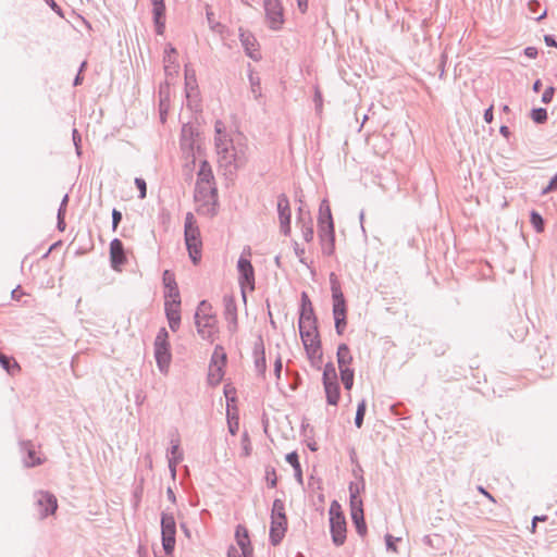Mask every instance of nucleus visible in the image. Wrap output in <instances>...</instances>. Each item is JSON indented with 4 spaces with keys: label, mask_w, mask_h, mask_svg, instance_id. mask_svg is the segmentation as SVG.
<instances>
[{
    "label": "nucleus",
    "mask_w": 557,
    "mask_h": 557,
    "mask_svg": "<svg viewBox=\"0 0 557 557\" xmlns=\"http://www.w3.org/2000/svg\"><path fill=\"white\" fill-rule=\"evenodd\" d=\"M215 151L224 175L234 176L248 162V145L242 134L230 136L221 121L215 123Z\"/></svg>",
    "instance_id": "obj_1"
},
{
    "label": "nucleus",
    "mask_w": 557,
    "mask_h": 557,
    "mask_svg": "<svg viewBox=\"0 0 557 557\" xmlns=\"http://www.w3.org/2000/svg\"><path fill=\"white\" fill-rule=\"evenodd\" d=\"M317 320L314 317L313 308L308 296L302 294V305L299 317V333L302 343H307L308 341L319 339V333L317 327Z\"/></svg>",
    "instance_id": "obj_2"
},
{
    "label": "nucleus",
    "mask_w": 557,
    "mask_h": 557,
    "mask_svg": "<svg viewBox=\"0 0 557 557\" xmlns=\"http://www.w3.org/2000/svg\"><path fill=\"white\" fill-rule=\"evenodd\" d=\"M184 235L189 257L193 263L197 264L201 258V239L195 216L190 212L185 216Z\"/></svg>",
    "instance_id": "obj_3"
},
{
    "label": "nucleus",
    "mask_w": 557,
    "mask_h": 557,
    "mask_svg": "<svg viewBox=\"0 0 557 557\" xmlns=\"http://www.w3.org/2000/svg\"><path fill=\"white\" fill-rule=\"evenodd\" d=\"M210 309L211 306L207 300L200 301L195 313V323L201 338L213 342V336L216 332V320L214 315L209 313Z\"/></svg>",
    "instance_id": "obj_4"
},
{
    "label": "nucleus",
    "mask_w": 557,
    "mask_h": 557,
    "mask_svg": "<svg viewBox=\"0 0 557 557\" xmlns=\"http://www.w3.org/2000/svg\"><path fill=\"white\" fill-rule=\"evenodd\" d=\"M287 529V518L285 515V505L282 499H274L271 511L270 541L271 544L278 545Z\"/></svg>",
    "instance_id": "obj_5"
},
{
    "label": "nucleus",
    "mask_w": 557,
    "mask_h": 557,
    "mask_svg": "<svg viewBox=\"0 0 557 557\" xmlns=\"http://www.w3.org/2000/svg\"><path fill=\"white\" fill-rule=\"evenodd\" d=\"M168 338V331L162 327L154 339V358L160 372L164 374L168 373L171 362L170 344Z\"/></svg>",
    "instance_id": "obj_6"
},
{
    "label": "nucleus",
    "mask_w": 557,
    "mask_h": 557,
    "mask_svg": "<svg viewBox=\"0 0 557 557\" xmlns=\"http://www.w3.org/2000/svg\"><path fill=\"white\" fill-rule=\"evenodd\" d=\"M330 528L333 543L336 546L343 545L346 540V521L337 502H333L330 507Z\"/></svg>",
    "instance_id": "obj_7"
},
{
    "label": "nucleus",
    "mask_w": 557,
    "mask_h": 557,
    "mask_svg": "<svg viewBox=\"0 0 557 557\" xmlns=\"http://www.w3.org/2000/svg\"><path fill=\"white\" fill-rule=\"evenodd\" d=\"M176 523L174 516L169 512H162L161 516V535L162 546L166 555L173 553L175 547Z\"/></svg>",
    "instance_id": "obj_8"
},
{
    "label": "nucleus",
    "mask_w": 557,
    "mask_h": 557,
    "mask_svg": "<svg viewBox=\"0 0 557 557\" xmlns=\"http://www.w3.org/2000/svg\"><path fill=\"white\" fill-rule=\"evenodd\" d=\"M237 270L243 299L246 301V288H249L250 290L255 289V270L250 260L245 258L243 255L237 261Z\"/></svg>",
    "instance_id": "obj_9"
},
{
    "label": "nucleus",
    "mask_w": 557,
    "mask_h": 557,
    "mask_svg": "<svg viewBox=\"0 0 557 557\" xmlns=\"http://www.w3.org/2000/svg\"><path fill=\"white\" fill-rule=\"evenodd\" d=\"M264 11L269 26L276 30L280 29L283 22V8L278 0H264Z\"/></svg>",
    "instance_id": "obj_10"
},
{
    "label": "nucleus",
    "mask_w": 557,
    "mask_h": 557,
    "mask_svg": "<svg viewBox=\"0 0 557 557\" xmlns=\"http://www.w3.org/2000/svg\"><path fill=\"white\" fill-rule=\"evenodd\" d=\"M332 298H333V315L341 317L346 315V301L342 292L339 282L335 273L330 275Z\"/></svg>",
    "instance_id": "obj_11"
},
{
    "label": "nucleus",
    "mask_w": 557,
    "mask_h": 557,
    "mask_svg": "<svg viewBox=\"0 0 557 557\" xmlns=\"http://www.w3.org/2000/svg\"><path fill=\"white\" fill-rule=\"evenodd\" d=\"M36 504L39 507V513L41 518H46L49 515L55 512L58 508L57 498L54 495L48 492H38L36 495Z\"/></svg>",
    "instance_id": "obj_12"
},
{
    "label": "nucleus",
    "mask_w": 557,
    "mask_h": 557,
    "mask_svg": "<svg viewBox=\"0 0 557 557\" xmlns=\"http://www.w3.org/2000/svg\"><path fill=\"white\" fill-rule=\"evenodd\" d=\"M277 211L281 231L284 235H288L290 232V208L288 198L284 194L277 198Z\"/></svg>",
    "instance_id": "obj_13"
},
{
    "label": "nucleus",
    "mask_w": 557,
    "mask_h": 557,
    "mask_svg": "<svg viewBox=\"0 0 557 557\" xmlns=\"http://www.w3.org/2000/svg\"><path fill=\"white\" fill-rule=\"evenodd\" d=\"M110 261L115 271H120L126 261L123 243L117 238H114L110 244Z\"/></svg>",
    "instance_id": "obj_14"
},
{
    "label": "nucleus",
    "mask_w": 557,
    "mask_h": 557,
    "mask_svg": "<svg viewBox=\"0 0 557 557\" xmlns=\"http://www.w3.org/2000/svg\"><path fill=\"white\" fill-rule=\"evenodd\" d=\"M224 315L228 323V330L235 332L237 327V307L235 298L232 295H225L223 297Z\"/></svg>",
    "instance_id": "obj_15"
},
{
    "label": "nucleus",
    "mask_w": 557,
    "mask_h": 557,
    "mask_svg": "<svg viewBox=\"0 0 557 557\" xmlns=\"http://www.w3.org/2000/svg\"><path fill=\"white\" fill-rule=\"evenodd\" d=\"M216 189L207 184H196L195 199L197 201H205L206 203L215 202Z\"/></svg>",
    "instance_id": "obj_16"
},
{
    "label": "nucleus",
    "mask_w": 557,
    "mask_h": 557,
    "mask_svg": "<svg viewBox=\"0 0 557 557\" xmlns=\"http://www.w3.org/2000/svg\"><path fill=\"white\" fill-rule=\"evenodd\" d=\"M153 5V21L156 24L157 33L162 34L164 29V18H165V4L164 0H151Z\"/></svg>",
    "instance_id": "obj_17"
},
{
    "label": "nucleus",
    "mask_w": 557,
    "mask_h": 557,
    "mask_svg": "<svg viewBox=\"0 0 557 557\" xmlns=\"http://www.w3.org/2000/svg\"><path fill=\"white\" fill-rule=\"evenodd\" d=\"M236 542L240 548V553L246 556H252V547L250 545V540L248 535V531L246 528L238 525L236 529Z\"/></svg>",
    "instance_id": "obj_18"
},
{
    "label": "nucleus",
    "mask_w": 557,
    "mask_h": 557,
    "mask_svg": "<svg viewBox=\"0 0 557 557\" xmlns=\"http://www.w3.org/2000/svg\"><path fill=\"white\" fill-rule=\"evenodd\" d=\"M326 403L331 406H337L341 397V387L338 381L323 382Z\"/></svg>",
    "instance_id": "obj_19"
},
{
    "label": "nucleus",
    "mask_w": 557,
    "mask_h": 557,
    "mask_svg": "<svg viewBox=\"0 0 557 557\" xmlns=\"http://www.w3.org/2000/svg\"><path fill=\"white\" fill-rule=\"evenodd\" d=\"M171 448L168 455L169 468L172 472V475L175 476L176 466L183 460V454L180 450V441H171Z\"/></svg>",
    "instance_id": "obj_20"
},
{
    "label": "nucleus",
    "mask_w": 557,
    "mask_h": 557,
    "mask_svg": "<svg viewBox=\"0 0 557 557\" xmlns=\"http://www.w3.org/2000/svg\"><path fill=\"white\" fill-rule=\"evenodd\" d=\"M193 128L185 125L182 129V139H181V146L182 149L187 152L191 153V164H195L196 156L194 153V139H193Z\"/></svg>",
    "instance_id": "obj_21"
},
{
    "label": "nucleus",
    "mask_w": 557,
    "mask_h": 557,
    "mask_svg": "<svg viewBox=\"0 0 557 557\" xmlns=\"http://www.w3.org/2000/svg\"><path fill=\"white\" fill-rule=\"evenodd\" d=\"M181 306L166 305L164 306L165 315L169 322V326L173 332H176L181 324Z\"/></svg>",
    "instance_id": "obj_22"
},
{
    "label": "nucleus",
    "mask_w": 557,
    "mask_h": 557,
    "mask_svg": "<svg viewBox=\"0 0 557 557\" xmlns=\"http://www.w3.org/2000/svg\"><path fill=\"white\" fill-rule=\"evenodd\" d=\"M336 357H337V363H338L339 371H343L345 369H350L349 366L352 362V356H351L349 347L346 344H341L337 347Z\"/></svg>",
    "instance_id": "obj_23"
},
{
    "label": "nucleus",
    "mask_w": 557,
    "mask_h": 557,
    "mask_svg": "<svg viewBox=\"0 0 557 557\" xmlns=\"http://www.w3.org/2000/svg\"><path fill=\"white\" fill-rule=\"evenodd\" d=\"M307 352L308 358L311 361V364H314V360L317 359L319 362L322 361V350L320 339L308 341L307 343H302Z\"/></svg>",
    "instance_id": "obj_24"
},
{
    "label": "nucleus",
    "mask_w": 557,
    "mask_h": 557,
    "mask_svg": "<svg viewBox=\"0 0 557 557\" xmlns=\"http://www.w3.org/2000/svg\"><path fill=\"white\" fill-rule=\"evenodd\" d=\"M197 176H198L197 183H200V184L210 185L212 183V181L214 180L211 165L207 160H202L200 162V168L197 173Z\"/></svg>",
    "instance_id": "obj_25"
},
{
    "label": "nucleus",
    "mask_w": 557,
    "mask_h": 557,
    "mask_svg": "<svg viewBox=\"0 0 557 557\" xmlns=\"http://www.w3.org/2000/svg\"><path fill=\"white\" fill-rule=\"evenodd\" d=\"M349 494H350V511L351 512H361L362 509V500L359 497V486L355 483L349 484Z\"/></svg>",
    "instance_id": "obj_26"
},
{
    "label": "nucleus",
    "mask_w": 557,
    "mask_h": 557,
    "mask_svg": "<svg viewBox=\"0 0 557 557\" xmlns=\"http://www.w3.org/2000/svg\"><path fill=\"white\" fill-rule=\"evenodd\" d=\"M165 57H164V71L165 75L169 77L176 73V50L174 48H170L169 50H165Z\"/></svg>",
    "instance_id": "obj_27"
},
{
    "label": "nucleus",
    "mask_w": 557,
    "mask_h": 557,
    "mask_svg": "<svg viewBox=\"0 0 557 557\" xmlns=\"http://www.w3.org/2000/svg\"><path fill=\"white\" fill-rule=\"evenodd\" d=\"M255 367H256V370L260 374H264L265 369H267V363H265V354H264V348H263L262 343H260L259 345L257 344L255 347Z\"/></svg>",
    "instance_id": "obj_28"
},
{
    "label": "nucleus",
    "mask_w": 557,
    "mask_h": 557,
    "mask_svg": "<svg viewBox=\"0 0 557 557\" xmlns=\"http://www.w3.org/2000/svg\"><path fill=\"white\" fill-rule=\"evenodd\" d=\"M22 449L27 451V458L24 460L26 467H35L41 463V459L36 457V451L30 442H23Z\"/></svg>",
    "instance_id": "obj_29"
},
{
    "label": "nucleus",
    "mask_w": 557,
    "mask_h": 557,
    "mask_svg": "<svg viewBox=\"0 0 557 557\" xmlns=\"http://www.w3.org/2000/svg\"><path fill=\"white\" fill-rule=\"evenodd\" d=\"M224 366L209 364L208 383L212 386L220 384L223 379Z\"/></svg>",
    "instance_id": "obj_30"
},
{
    "label": "nucleus",
    "mask_w": 557,
    "mask_h": 557,
    "mask_svg": "<svg viewBox=\"0 0 557 557\" xmlns=\"http://www.w3.org/2000/svg\"><path fill=\"white\" fill-rule=\"evenodd\" d=\"M286 461L293 467L295 470V478L298 483L302 484V471L299 463L298 455L296 451H292L286 455Z\"/></svg>",
    "instance_id": "obj_31"
},
{
    "label": "nucleus",
    "mask_w": 557,
    "mask_h": 557,
    "mask_svg": "<svg viewBox=\"0 0 557 557\" xmlns=\"http://www.w3.org/2000/svg\"><path fill=\"white\" fill-rule=\"evenodd\" d=\"M164 298H165L164 306H166V305L181 306V295H180V290H178L177 286L171 287V288H165Z\"/></svg>",
    "instance_id": "obj_32"
},
{
    "label": "nucleus",
    "mask_w": 557,
    "mask_h": 557,
    "mask_svg": "<svg viewBox=\"0 0 557 557\" xmlns=\"http://www.w3.org/2000/svg\"><path fill=\"white\" fill-rule=\"evenodd\" d=\"M240 41H242V45L245 48L246 53L251 59L257 60L258 55L255 53L256 50L253 49V47H255V38L251 35L242 34L240 35Z\"/></svg>",
    "instance_id": "obj_33"
},
{
    "label": "nucleus",
    "mask_w": 557,
    "mask_h": 557,
    "mask_svg": "<svg viewBox=\"0 0 557 557\" xmlns=\"http://www.w3.org/2000/svg\"><path fill=\"white\" fill-rule=\"evenodd\" d=\"M333 223L330 206L326 200H323L320 205L319 225H326V223Z\"/></svg>",
    "instance_id": "obj_34"
},
{
    "label": "nucleus",
    "mask_w": 557,
    "mask_h": 557,
    "mask_svg": "<svg viewBox=\"0 0 557 557\" xmlns=\"http://www.w3.org/2000/svg\"><path fill=\"white\" fill-rule=\"evenodd\" d=\"M319 236L321 242H326V239H334V223H326V225H319Z\"/></svg>",
    "instance_id": "obj_35"
},
{
    "label": "nucleus",
    "mask_w": 557,
    "mask_h": 557,
    "mask_svg": "<svg viewBox=\"0 0 557 557\" xmlns=\"http://www.w3.org/2000/svg\"><path fill=\"white\" fill-rule=\"evenodd\" d=\"M351 519L352 522L356 525V530L360 535H364L367 532V525L363 518V511L359 512H351Z\"/></svg>",
    "instance_id": "obj_36"
},
{
    "label": "nucleus",
    "mask_w": 557,
    "mask_h": 557,
    "mask_svg": "<svg viewBox=\"0 0 557 557\" xmlns=\"http://www.w3.org/2000/svg\"><path fill=\"white\" fill-rule=\"evenodd\" d=\"M226 363V354L224 352L223 347L216 346L211 357L210 364L225 366Z\"/></svg>",
    "instance_id": "obj_37"
},
{
    "label": "nucleus",
    "mask_w": 557,
    "mask_h": 557,
    "mask_svg": "<svg viewBox=\"0 0 557 557\" xmlns=\"http://www.w3.org/2000/svg\"><path fill=\"white\" fill-rule=\"evenodd\" d=\"M341 372V380L345 389L350 391L354 385L355 371L352 369H345Z\"/></svg>",
    "instance_id": "obj_38"
},
{
    "label": "nucleus",
    "mask_w": 557,
    "mask_h": 557,
    "mask_svg": "<svg viewBox=\"0 0 557 557\" xmlns=\"http://www.w3.org/2000/svg\"><path fill=\"white\" fill-rule=\"evenodd\" d=\"M338 381L335 366L332 362L325 364L322 375V382Z\"/></svg>",
    "instance_id": "obj_39"
},
{
    "label": "nucleus",
    "mask_w": 557,
    "mask_h": 557,
    "mask_svg": "<svg viewBox=\"0 0 557 557\" xmlns=\"http://www.w3.org/2000/svg\"><path fill=\"white\" fill-rule=\"evenodd\" d=\"M0 364L10 374L13 373V370H20V366L15 361L12 362L11 358L3 355L1 351H0Z\"/></svg>",
    "instance_id": "obj_40"
},
{
    "label": "nucleus",
    "mask_w": 557,
    "mask_h": 557,
    "mask_svg": "<svg viewBox=\"0 0 557 557\" xmlns=\"http://www.w3.org/2000/svg\"><path fill=\"white\" fill-rule=\"evenodd\" d=\"M366 409H367V404H366V400L362 399L357 406V411H356V417H355V424L358 429H360L362 426L364 414H366Z\"/></svg>",
    "instance_id": "obj_41"
},
{
    "label": "nucleus",
    "mask_w": 557,
    "mask_h": 557,
    "mask_svg": "<svg viewBox=\"0 0 557 557\" xmlns=\"http://www.w3.org/2000/svg\"><path fill=\"white\" fill-rule=\"evenodd\" d=\"M531 117L535 123L542 124L547 120V111L544 108L533 109L531 111Z\"/></svg>",
    "instance_id": "obj_42"
},
{
    "label": "nucleus",
    "mask_w": 557,
    "mask_h": 557,
    "mask_svg": "<svg viewBox=\"0 0 557 557\" xmlns=\"http://www.w3.org/2000/svg\"><path fill=\"white\" fill-rule=\"evenodd\" d=\"M530 221L536 232H542L544 230V220L540 213L536 211H532L530 215Z\"/></svg>",
    "instance_id": "obj_43"
},
{
    "label": "nucleus",
    "mask_w": 557,
    "mask_h": 557,
    "mask_svg": "<svg viewBox=\"0 0 557 557\" xmlns=\"http://www.w3.org/2000/svg\"><path fill=\"white\" fill-rule=\"evenodd\" d=\"M163 284H164V288H171V287L177 286L174 274L169 270H165L163 272Z\"/></svg>",
    "instance_id": "obj_44"
},
{
    "label": "nucleus",
    "mask_w": 557,
    "mask_h": 557,
    "mask_svg": "<svg viewBox=\"0 0 557 557\" xmlns=\"http://www.w3.org/2000/svg\"><path fill=\"white\" fill-rule=\"evenodd\" d=\"M401 541L400 537H395L391 534H386L385 535V543H386V548L387 550H391L393 553H397V546H396V543Z\"/></svg>",
    "instance_id": "obj_45"
},
{
    "label": "nucleus",
    "mask_w": 557,
    "mask_h": 557,
    "mask_svg": "<svg viewBox=\"0 0 557 557\" xmlns=\"http://www.w3.org/2000/svg\"><path fill=\"white\" fill-rule=\"evenodd\" d=\"M335 330L338 335H342L346 327V315L334 317Z\"/></svg>",
    "instance_id": "obj_46"
},
{
    "label": "nucleus",
    "mask_w": 557,
    "mask_h": 557,
    "mask_svg": "<svg viewBox=\"0 0 557 557\" xmlns=\"http://www.w3.org/2000/svg\"><path fill=\"white\" fill-rule=\"evenodd\" d=\"M242 446H243V455L245 457L249 456L251 454V445L249 441L248 433L245 432L242 436Z\"/></svg>",
    "instance_id": "obj_47"
},
{
    "label": "nucleus",
    "mask_w": 557,
    "mask_h": 557,
    "mask_svg": "<svg viewBox=\"0 0 557 557\" xmlns=\"http://www.w3.org/2000/svg\"><path fill=\"white\" fill-rule=\"evenodd\" d=\"M135 185L139 190V198L144 199L147 195V184L144 178L136 177L135 178Z\"/></svg>",
    "instance_id": "obj_48"
},
{
    "label": "nucleus",
    "mask_w": 557,
    "mask_h": 557,
    "mask_svg": "<svg viewBox=\"0 0 557 557\" xmlns=\"http://www.w3.org/2000/svg\"><path fill=\"white\" fill-rule=\"evenodd\" d=\"M334 243L335 238L333 240L326 239V242H321L323 255L331 256L334 252Z\"/></svg>",
    "instance_id": "obj_49"
},
{
    "label": "nucleus",
    "mask_w": 557,
    "mask_h": 557,
    "mask_svg": "<svg viewBox=\"0 0 557 557\" xmlns=\"http://www.w3.org/2000/svg\"><path fill=\"white\" fill-rule=\"evenodd\" d=\"M265 474H267L265 478H267V481H268V484L270 485V487H275L276 483H277V479H276L274 468H268Z\"/></svg>",
    "instance_id": "obj_50"
},
{
    "label": "nucleus",
    "mask_w": 557,
    "mask_h": 557,
    "mask_svg": "<svg viewBox=\"0 0 557 557\" xmlns=\"http://www.w3.org/2000/svg\"><path fill=\"white\" fill-rule=\"evenodd\" d=\"M313 235H314V232H313V228L311 225H308V226H304L302 228V237L304 239L309 243L313 239Z\"/></svg>",
    "instance_id": "obj_51"
},
{
    "label": "nucleus",
    "mask_w": 557,
    "mask_h": 557,
    "mask_svg": "<svg viewBox=\"0 0 557 557\" xmlns=\"http://www.w3.org/2000/svg\"><path fill=\"white\" fill-rule=\"evenodd\" d=\"M554 91H555L554 87L546 88L542 95V102L549 103L553 99Z\"/></svg>",
    "instance_id": "obj_52"
},
{
    "label": "nucleus",
    "mask_w": 557,
    "mask_h": 557,
    "mask_svg": "<svg viewBox=\"0 0 557 557\" xmlns=\"http://www.w3.org/2000/svg\"><path fill=\"white\" fill-rule=\"evenodd\" d=\"M121 221H122V213L119 210L113 209V211H112V227H113V230H116V227Z\"/></svg>",
    "instance_id": "obj_53"
},
{
    "label": "nucleus",
    "mask_w": 557,
    "mask_h": 557,
    "mask_svg": "<svg viewBox=\"0 0 557 557\" xmlns=\"http://www.w3.org/2000/svg\"><path fill=\"white\" fill-rule=\"evenodd\" d=\"M72 136H73V141H74V145L76 148V152H77V154H79L81 153V151H79L81 135L76 128L73 129Z\"/></svg>",
    "instance_id": "obj_54"
},
{
    "label": "nucleus",
    "mask_w": 557,
    "mask_h": 557,
    "mask_svg": "<svg viewBox=\"0 0 557 557\" xmlns=\"http://www.w3.org/2000/svg\"><path fill=\"white\" fill-rule=\"evenodd\" d=\"M295 253L296 256L299 258V261L305 264V265H308L307 262H306V259L304 258V255H305V249L304 248H300L298 246V244H295Z\"/></svg>",
    "instance_id": "obj_55"
},
{
    "label": "nucleus",
    "mask_w": 557,
    "mask_h": 557,
    "mask_svg": "<svg viewBox=\"0 0 557 557\" xmlns=\"http://www.w3.org/2000/svg\"><path fill=\"white\" fill-rule=\"evenodd\" d=\"M282 368H283L282 360L278 357L274 362V373H275V376L277 380L281 377Z\"/></svg>",
    "instance_id": "obj_56"
},
{
    "label": "nucleus",
    "mask_w": 557,
    "mask_h": 557,
    "mask_svg": "<svg viewBox=\"0 0 557 557\" xmlns=\"http://www.w3.org/2000/svg\"><path fill=\"white\" fill-rule=\"evenodd\" d=\"M207 18H208V22H209V24H210V27H211L213 30H215V29H216V27H219V26H220V23H218V22H215V21H214V17H213V13H212V12H210V11H208V12H207Z\"/></svg>",
    "instance_id": "obj_57"
},
{
    "label": "nucleus",
    "mask_w": 557,
    "mask_h": 557,
    "mask_svg": "<svg viewBox=\"0 0 557 557\" xmlns=\"http://www.w3.org/2000/svg\"><path fill=\"white\" fill-rule=\"evenodd\" d=\"M67 202H69V195H64V197H63V199H62V201L60 203L58 213L65 214Z\"/></svg>",
    "instance_id": "obj_58"
},
{
    "label": "nucleus",
    "mask_w": 557,
    "mask_h": 557,
    "mask_svg": "<svg viewBox=\"0 0 557 557\" xmlns=\"http://www.w3.org/2000/svg\"><path fill=\"white\" fill-rule=\"evenodd\" d=\"M524 54L530 59H534L537 55V49L535 47H527L524 49Z\"/></svg>",
    "instance_id": "obj_59"
},
{
    "label": "nucleus",
    "mask_w": 557,
    "mask_h": 557,
    "mask_svg": "<svg viewBox=\"0 0 557 557\" xmlns=\"http://www.w3.org/2000/svg\"><path fill=\"white\" fill-rule=\"evenodd\" d=\"M544 41H545V44H546L548 47H556V48H557V42H556V39L554 38V36H552V35H545V36H544Z\"/></svg>",
    "instance_id": "obj_60"
},
{
    "label": "nucleus",
    "mask_w": 557,
    "mask_h": 557,
    "mask_svg": "<svg viewBox=\"0 0 557 557\" xmlns=\"http://www.w3.org/2000/svg\"><path fill=\"white\" fill-rule=\"evenodd\" d=\"M483 119L486 123H492L493 121V107H490L485 110Z\"/></svg>",
    "instance_id": "obj_61"
},
{
    "label": "nucleus",
    "mask_w": 557,
    "mask_h": 557,
    "mask_svg": "<svg viewBox=\"0 0 557 557\" xmlns=\"http://www.w3.org/2000/svg\"><path fill=\"white\" fill-rule=\"evenodd\" d=\"M64 216L65 214H61V213H58V228L60 231H64L65 230V221H64Z\"/></svg>",
    "instance_id": "obj_62"
},
{
    "label": "nucleus",
    "mask_w": 557,
    "mask_h": 557,
    "mask_svg": "<svg viewBox=\"0 0 557 557\" xmlns=\"http://www.w3.org/2000/svg\"><path fill=\"white\" fill-rule=\"evenodd\" d=\"M227 557H251V556L243 555V553H239L236 548L232 547L227 553Z\"/></svg>",
    "instance_id": "obj_63"
},
{
    "label": "nucleus",
    "mask_w": 557,
    "mask_h": 557,
    "mask_svg": "<svg viewBox=\"0 0 557 557\" xmlns=\"http://www.w3.org/2000/svg\"><path fill=\"white\" fill-rule=\"evenodd\" d=\"M298 9L301 13H305L308 9V0H297Z\"/></svg>",
    "instance_id": "obj_64"
}]
</instances>
